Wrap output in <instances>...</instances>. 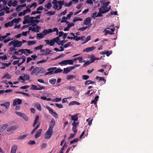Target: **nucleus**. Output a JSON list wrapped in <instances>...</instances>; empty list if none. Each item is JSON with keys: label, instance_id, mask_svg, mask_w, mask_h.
Wrapping results in <instances>:
<instances>
[{"label": "nucleus", "instance_id": "f257e3e1", "mask_svg": "<svg viewBox=\"0 0 153 153\" xmlns=\"http://www.w3.org/2000/svg\"><path fill=\"white\" fill-rule=\"evenodd\" d=\"M47 71L48 72H47L45 75H50L54 74H57L63 71V70L60 68L57 69L56 67H54L48 69Z\"/></svg>", "mask_w": 153, "mask_h": 153}, {"label": "nucleus", "instance_id": "f03ea898", "mask_svg": "<svg viewBox=\"0 0 153 153\" xmlns=\"http://www.w3.org/2000/svg\"><path fill=\"white\" fill-rule=\"evenodd\" d=\"M111 9V6L108 7H106L104 6H102L99 9L100 13H105L108 12Z\"/></svg>", "mask_w": 153, "mask_h": 153}, {"label": "nucleus", "instance_id": "7ed1b4c3", "mask_svg": "<svg viewBox=\"0 0 153 153\" xmlns=\"http://www.w3.org/2000/svg\"><path fill=\"white\" fill-rule=\"evenodd\" d=\"M53 130L48 128L45 134V138L46 139H49L51 137L53 134Z\"/></svg>", "mask_w": 153, "mask_h": 153}, {"label": "nucleus", "instance_id": "20e7f679", "mask_svg": "<svg viewBox=\"0 0 153 153\" xmlns=\"http://www.w3.org/2000/svg\"><path fill=\"white\" fill-rule=\"evenodd\" d=\"M38 86L39 87L38 88L36 85H34L33 84H32L30 85L31 88L30 89L32 90H35L37 91H40L42 89H44L45 88L43 86H41L39 85H38Z\"/></svg>", "mask_w": 153, "mask_h": 153}, {"label": "nucleus", "instance_id": "39448f33", "mask_svg": "<svg viewBox=\"0 0 153 153\" xmlns=\"http://www.w3.org/2000/svg\"><path fill=\"white\" fill-rule=\"evenodd\" d=\"M51 51V50L48 48H46V50L42 49L40 51V52L44 53H41L40 55H46L50 54Z\"/></svg>", "mask_w": 153, "mask_h": 153}, {"label": "nucleus", "instance_id": "423d86ee", "mask_svg": "<svg viewBox=\"0 0 153 153\" xmlns=\"http://www.w3.org/2000/svg\"><path fill=\"white\" fill-rule=\"evenodd\" d=\"M91 19L90 17L87 18L84 21L83 24L86 25H89V27L91 25Z\"/></svg>", "mask_w": 153, "mask_h": 153}, {"label": "nucleus", "instance_id": "0eeeda50", "mask_svg": "<svg viewBox=\"0 0 153 153\" xmlns=\"http://www.w3.org/2000/svg\"><path fill=\"white\" fill-rule=\"evenodd\" d=\"M22 103V100L20 99H16L14 100L13 102V105L15 106L17 104L20 105Z\"/></svg>", "mask_w": 153, "mask_h": 153}, {"label": "nucleus", "instance_id": "6e6552de", "mask_svg": "<svg viewBox=\"0 0 153 153\" xmlns=\"http://www.w3.org/2000/svg\"><path fill=\"white\" fill-rule=\"evenodd\" d=\"M55 125V121L53 118L51 119V121L49 124V129L53 130L54 126Z\"/></svg>", "mask_w": 153, "mask_h": 153}, {"label": "nucleus", "instance_id": "1a4fd4ad", "mask_svg": "<svg viewBox=\"0 0 153 153\" xmlns=\"http://www.w3.org/2000/svg\"><path fill=\"white\" fill-rule=\"evenodd\" d=\"M14 44L13 45L14 47H20L22 45V42L21 41H19V40H16L14 41Z\"/></svg>", "mask_w": 153, "mask_h": 153}, {"label": "nucleus", "instance_id": "9d476101", "mask_svg": "<svg viewBox=\"0 0 153 153\" xmlns=\"http://www.w3.org/2000/svg\"><path fill=\"white\" fill-rule=\"evenodd\" d=\"M45 41L46 42V45H49L51 46H53L55 44V42L53 39L50 40H45Z\"/></svg>", "mask_w": 153, "mask_h": 153}, {"label": "nucleus", "instance_id": "9b49d317", "mask_svg": "<svg viewBox=\"0 0 153 153\" xmlns=\"http://www.w3.org/2000/svg\"><path fill=\"white\" fill-rule=\"evenodd\" d=\"M13 53L18 55H21L23 53L25 54V53L23 49H20L18 50V51H15L13 52Z\"/></svg>", "mask_w": 153, "mask_h": 153}, {"label": "nucleus", "instance_id": "f8f14e48", "mask_svg": "<svg viewBox=\"0 0 153 153\" xmlns=\"http://www.w3.org/2000/svg\"><path fill=\"white\" fill-rule=\"evenodd\" d=\"M18 147L17 145H13L12 146L10 153H16Z\"/></svg>", "mask_w": 153, "mask_h": 153}, {"label": "nucleus", "instance_id": "ddd939ff", "mask_svg": "<svg viewBox=\"0 0 153 153\" xmlns=\"http://www.w3.org/2000/svg\"><path fill=\"white\" fill-rule=\"evenodd\" d=\"M42 129H39L36 132L35 137L37 139L39 137L41 134L42 133Z\"/></svg>", "mask_w": 153, "mask_h": 153}, {"label": "nucleus", "instance_id": "4468645a", "mask_svg": "<svg viewBox=\"0 0 153 153\" xmlns=\"http://www.w3.org/2000/svg\"><path fill=\"white\" fill-rule=\"evenodd\" d=\"M95 48H96L94 46H92L91 47H88L84 49L83 50V52H89V51H92L93 50H94Z\"/></svg>", "mask_w": 153, "mask_h": 153}, {"label": "nucleus", "instance_id": "2eb2a0df", "mask_svg": "<svg viewBox=\"0 0 153 153\" xmlns=\"http://www.w3.org/2000/svg\"><path fill=\"white\" fill-rule=\"evenodd\" d=\"M18 128V127L16 126H12L7 128V131H11L17 129Z\"/></svg>", "mask_w": 153, "mask_h": 153}, {"label": "nucleus", "instance_id": "dca6fc26", "mask_svg": "<svg viewBox=\"0 0 153 153\" xmlns=\"http://www.w3.org/2000/svg\"><path fill=\"white\" fill-rule=\"evenodd\" d=\"M39 119V116L38 115H37L35 117V120L33 124V127H35L36 126V124L38 122Z\"/></svg>", "mask_w": 153, "mask_h": 153}, {"label": "nucleus", "instance_id": "f3484780", "mask_svg": "<svg viewBox=\"0 0 153 153\" xmlns=\"http://www.w3.org/2000/svg\"><path fill=\"white\" fill-rule=\"evenodd\" d=\"M11 77V76L8 73H6L4 75L1 77L2 79H3L5 78L7 79H10Z\"/></svg>", "mask_w": 153, "mask_h": 153}, {"label": "nucleus", "instance_id": "a211bd4d", "mask_svg": "<svg viewBox=\"0 0 153 153\" xmlns=\"http://www.w3.org/2000/svg\"><path fill=\"white\" fill-rule=\"evenodd\" d=\"M8 125L4 124L0 126V133L3 131L7 127Z\"/></svg>", "mask_w": 153, "mask_h": 153}, {"label": "nucleus", "instance_id": "6ab92c4d", "mask_svg": "<svg viewBox=\"0 0 153 153\" xmlns=\"http://www.w3.org/2000/svg\"><path fill=\"white\" fill-rule=\"evenodd\" d=\"M69 116H71V120H73L74 122H76L78 121V118L77 114H76L74 116L69 114Z\"/></svg>", "mask_w": 153, "mask_h": 153}, {"label": "nucleus", "instance_id": "aec40b11", "mask_svg": "<svg viewBox=\"0 0 153 153\" xmlns=\"http://www.w3.org/2000/svg\"><path fill=\"white\" fill-rule=\"evenodd\" d=\"M58 4L59 5V7L58 9V10H59L62 8V5H63L64 4V1H58Z\"/></svg>", "mask_w": 153, "mask_h": 153}, {"label": "nucleus", "instance_id": "412c9836", "mask_svg": "<svg viewBox=\"0 0 153 153\" xmlns=\"http://www.w3.org/2000/svg\"><path fill=\"white\" fill-rule=\"evenodd\" d=\"M80 104V103L76 101H72L69 103L68 105L70 106L75 105H79Z\"/></svg>", "mask_w": 153, "mask_h": 153}, {"label": "nucleus", "instance_id": "4be33fe9", "mask_svg": "<svg viewBox=\"0 0 153 153\" xmlns=\"http://www.w3.org/2000/svg\"><path fill=\"white\" fill-rule=\"evenodd\" d=\"M21 57H22V62H21L20 63L19 62L18 64V67L20 66L22 64L24 63L25 61L26 57L24 56H22Z\"/></svg>", "mask_w": 153, "mask_h": 153}, {"label": "nucleus", "instance_id": "5701e85b", "mask_svg": "<svg viewBox=\"0 0 153 153\" xmlns=\"http://www.w3.org/2000/svg\"><path fill=\"white\" fill-rule=\"evenodd\" d=\"M103 32H105V33L104 34L105 35H106L108 34L112 35L114 34V33L113 32H111V31L109 30H107L106 29H105L104 30Z\"/></svg>", "mask_w": 153, "mask_h": 153}, {"label": "nucleus", "instance_id": "b1692460", "mask_svg": "<svg viewBox=\"0 0 153 153\" xmlns=\"http://www.w3.org/2000/svg\"><path fill=\"white\" fill-rule=\"evenodd\" d=\"M82 21V18H81L79 17H75L73 20V21L74 22H76L78 21Z\"/></svg>", "mask_w": 153, "mask_h": 153}, {"label": "nucleus", "instance_id": "393cba45", "mask_svg": "<svg viewBox=\"0 0 153 153\" xmlns=\"http://www.w3.org/2000/svg\"><path fill=\"white\" fill-rule=\"evenodd\" d=\"M36 35L37 38L39 39H40L44 37L43 35V34L41 33H37L36 34Z\"/></svg>", "mask_w": 153, "mask_h": 153}, {"label": "nucleus", "instance_id": "a878e982", "mask_svg": "<svg viewBox=\"0 0 153 153\" xmlns=\"http://www.w3.org/2000/svg\"><path fill=\"white\" fill-rule=\"evenodd\" d=\"M39 68L37 67L33 68V70L31 73V75H33L37 71L39 70Z\"/></svg>", "mask_w": 153, "mask_h": 153}, {"label": "nucleus", "instance_id": "bb28decb", "mask_svg": "<svg viewBox=\"0 0 153 153\" xmlns=\"http://www.w3.org/2000/svg\"><path fill=\"white\" fill-rule=\"evenodd\" d=\"M28 45L29 46L31 45L36 43L35 41H28L27 42Z\"/></svg>", "mask_w": 153, "mask_h": 153}, {"label": "nucleus", "instance_id": "cd10ccee", "mask_svg": "<svg viewBox=\"0 0 153 153\" xmlns=\"http://www.w3.org/2000/svg\"><path fill=\"white\" fill-rule=\"evenodd\" d=\"M1 106H4L5 108H7L9 107L10 103L9 102H7L1 104Z\"/></svg>", "mask_w": 153, "mask_h": 153}, {"label": "nucleus", "instance_id": "c85d7f7f", "mask_svg": "<svg viewBox=\"0 0 153 153\" xmlns=\"http://www.w3.org/2000/svg\"><path fill=\"white\" fill-rule=\"evenodd\" d=\"M28 135V134H26L24 135H21L18 138V139L22 140L25 138Z\"/></svg>", "mask_w": 153, "mask_h": 153}, {"label": "nucleus", "instance_id": "c756f323", "mask_svg": "<svg viewBox=\"0 0 153 153\" xmlns=\"http://www.w3.org/2000/svg\"><path fill=\"white\" fill-rule=\"evenodd\" d=\"M76 77L75 76L72 75H68L67 76V80H69L71 79H73L74 78Z\"/></svg>", "mask_w": 153, "mask_h": 153}, {"label": "nucleus", "instance_id": "7c9ffc66", "mask_svg": "<svg viewBox=\"0 0 153 153\" xmlns=\"http://www.w3.org/2000/svg\"><path fill=\"white\" fill-rule=\"evenodd\" d=\"M94 83L95 85H96V83L94 82H92L91 80H87L85 82V84L86 85H89L91 84H93Z\"/></svg>", "mask_w": 153, "mask_h": 153}, {"label": "nucleus", "instance_id": "2f4dec72", "mask_svg": "<svg viewBox=\"0 0 153 153\" xmlns=\"http://www.w3.org/2000/svg\"><path fill=\"white\" fill-rule=\"evenodd\" d=\"M21 117L26 121H27L28 120V118L27 117L26 115L23 113H22Z\"/></svg>", "mask_w": 153, "mask_h": 153}, {"label": "nucleus", "instance_id": "473e14b6", "mask_svg": "<svg viewBox=\"0 0 153 153\" xmlns=\"http://www.w3.org/2000/svg\"><path fill=\"white\" fill-rule=\"evenodd\" d=\"M67 41L66 40H62L59 41L58 43V45H61L62 46L63 45V44Z\"/></svg>", "mask_w": 153, "mask_h": 153}, {"label": "nucleus", "instance_id": "72a5a7b5", "mask_svg": "<svg viewBox=\"0 0 153 153\" xmlns=\"http://www.w3.org/2000/svg\"><path fill=\"white\" fill-rule=\"evenodd\" d=\"M63 70L64 71L63 72V73H65V74H67L70 71V70H69V67H67L66 68H64Z\"/></svg>", "mask_w": 153, "mask_h": 153}, {"label": "nucleus", "instance_id": "f704fd0d", "mask_svg": "<svg viewBox=\"0 0 153 153\" xmlns=\"http://www.w3.org/2000/svg\"><path fill=\"white\" fill-rule=\"evenodd\" d=\"M56 81V79H50L49 81V83L52 85L54 84Z\"/></svg>", "mask_w": 153, "mask_h": 153}, {"label": "nucleus", "instance_id": "c9c22d12", "mask_svg": "<svg viewBox=\"0 0 153 153\" xmlns=\"http://www.w3.org/2000/svg\"><path fill=\"white\" fill-rule=\"evenodd\" d=\"M59 64L60 65H67V63L66 60L62 61L61 62H59Z\"/></svg>", "mask_w": 153, "mask_h": 153}, {"label": "nucleus", "instance_id": "e433bc0d", "mask_svg": "<svg viewBox=\"0 0 153 153\" xmlns=\"http://www.w3.org/2000/svg\"><path fill=\"white\" fill-rule=\"evenodd\" d=\"M46 108L49 111V113L51 114L53 112V109L48 106H46Z\"/></svg>", "mask_w": 153, "mask_h": 153}, {"label": "nucleus", "instance_id": "4c0bfd02", "mask_svg": "<svg viewBox=\"0 0 153 153\" xmlns=\"http://www.w3.org/2000/svg\"><path fill=\"white\" fill-rule=\"evenodd\" d=\"M61 100V98H56L53 99L52 101L55 102H57L60 101Z\"/></svg>", "mask_w": 153, "mask_h": 153}, {"label": "nucleus", "instance_id": "58836bf2", "mask_svg": "<svg viewBox=\"0 0 153 153\" xmlns=\"http://www.w3.org/2000/svg\"><path fill=\"white\" fill-rule=\"evenodd\" d=\"M88 27H89L88 26L80 27L78 29V30H79L80 31H83L85 30Z\"/></svg>", "mask_w": 153, "mask_h": 153}, {"label": "nucleus", "instance_id": "ea45409f", "mask_svg": "<svg viewBox=\"0 0 153 153\" xmlns=\"http://www.w3.org/2000/svg\"><path fill=\"white\" fill-rule=\"evenodd\" d=\"M96 79L97 80H99L100 81L102 80L103 81H106V80L105 79V78L104 77L97 76L96 77Z\"/></svg>", "mask_w": 153, "mask_h": 153}, {"label": "nucleus", "instance_id": "a19ab883", "mask_svg": "<svg viewBox=\"0 0 153 153\" xmlns=\"http://www.w3.org/2000/svg\"><path fill=\"white\" fill-rule=\"evenodd\" d=\"M90 62L91 63H93L94 62L95 59V57L93 56V55H91L90 56Z\"/></svg>", "mask_w": 153, "mask_h": 153}, {"label": "nucleus", "instance_id": "79ce46f5", "mask_svg": "<svg viewBox=\"0 0 153 153\" xmlns=\"http://www.w3.org/2000/svg\"><path fill=\"white\" fill-rule=\"evenodd\" d=\"M52 4L51 3H48L47 5H45V7L47 9H50L52 7Z\"/></svg>", "mask_w": 153, "mask_h": 153}, {"label": "nucleus", "instance_id": "37998d69", "mask_svg": "<svg viewBox=\"0 0 153 153\" xmlns=\"http://www.w3.org/2000/svg\"><path fill=\"white\" fill-rule=\"evenodd\" d=\"M100 3L102 5V6H104L106 7H108L107 6L108 5V4L107 2H105V1H100Z\"/></svg>", "mask_w": 153, "mask_h": 153}, {"label": "nucleus", "instance_id": "c03bdc74", "mask_svg": "<svg viewBox=\"0 0 153 153\" xmlns=\"http://www.w3.org/2000/svg\"><path fill=\"white\" fill-rule=\"evenodd\" d=\"M53 40L54 42L57 43H58V42L59 41L60 39L59 38V37L57 36L56 37V38H54L53 39Z\"/></svg>", "mask_w": 153, "mask_h": 153}, {"label": "nucleus", "instance_id": "a18cd8bd", "mask_svg": "<svg viewBox=\"0 0 153 153\" xmlns=\"http://www.w3.org/2000/svg\"><path fill=\"white\" fill-rule=\"evenodd\" d=\"M42 47H43L42 45H40L39 46H38L37 47H35L34 48V49L36 50H41L42 49Z\"/></svg>", "mask_w": 153, "mask_h": 153}, {"label": "nucleus", "instance_id": "49530a36", "mask_svg": "<svg viewBox=\"0 0 153 153\" xmlns=\"http://www.w3.org/2000/svg\"><path fill=\"white\" fill-rule=\"evenodd\" d=\"M66 146V143H65L62 148L61 149L59 152L60 153H63V151L65 147Z\"/></svg>", "mask_w": 153, "mask_h": 153}, {"label": "nucleus", "instance_id": "de8ad7c7", "mask_svg": "<svg viewBox=\"0 0 153 153\" xmlns=\"http://www.w3.org/2000/svg\"><path fill=\"white\" fill-rule=\"evenodd\" d=\"M91 37L90 36H88L86 38L84 42V44L85 43L91 39Z\"/></svg>", "mask_w": 153, "mask_h": 153}, {"label": "nucleus", "instance_id": "09e8293b", "mask_svg": "<svg viewBox=\"0 0 153 153\" xmlns=\"http://www.w3.org/2000/svg\"><path fill=\"white\" fill-rule=\"evenodd\" d=\"M55 13V11H49L46 13V14H48L51 16L53 15H54Z\"/></svg>", "mask_w": 153, "mask_h": 153}, {"label": "nucleus", "instance_id": "8fccbe9b", "mask_svg": "<svg viewBox=\"0 0 153 153\" xmlns=\"http://www.w3.org/2000/svg\"><path fill=\"white\" fill-rule=\"evenodd\" d=\"M78 140L79 139L78 138H75L73 140H71L70 141V144H73L74 143L77 142L78 141Z\"/></svg>", "mask_w": 153, "mask_h": 153}, {"label": "nucleus", "instance_id": "3c124183", "mask_svg": "<svg viewBox=\"0 0 153 153\" xmlns=\"http://www.w3.org/2000/svg\"><path fill=\"white\" fill-rule=\"evenodd\" d=\"M11 64V63L10 62H9L8 63H1V64L3 66H6V67H8Z\"/></svg>", "mask_w": 153, "mask_h": 153}, {"label": "nucleus", "instance_id": "603ef678", "mask_svg": "<svg viewBox=\"0 0 153 153\" xmlns=\"http://www.w3.org/2000/svg\"><path fill=\"white\" fill-rule=\"evenodd\" d=\"M84 62L85 63L83 65V66L84 67H85L86 66L88 65H90L91 63L90 61H88L86 62L85 61Z\"/></svg>", "mask_w": 153, "mask_h": 153}, {"label": "nucleus", "instance_id": "864d4df0", "mask_svg": "<svg viewBox=\"0 0 153 153\" xmlns=\"http://www.w3.org/2000/svg\"><path fill=\"white\" fill-rule=\"evenodd\" d=\"M78 60L80 63H82L83 62H85V61H83V58L82 57H78Z\"/></svg>", "mask_w": 153, "mask_h": 153}, {"label": "nucleus", "instance_id": "5fc2aeb1", "mask_svg": "<svg viewBox=\"0 0 153 153\" xmlns=\"http://www.w3.org/2000/svg\"><path fill=\"white\" fill-rule=\"evenodd\" d=\"M42 33L43 35V36H44L46 35L47 34H48V32L47 30L46 29H44L42 32Z\"/></svg>", "mask_w": 153, "mask_h": 153}, {"label": "nucleus", "instance_id": "6e6d98bb", "mask_svg": "<svg viewBox=\"0 0 153 153\" xmlns=\"http://www.w3.org/2000/svg\"><path fill=\"white\" fill-rule=\"evenodd\" d=\"M112 53V51H105V54L107 56H108Z\"/></svg>", "mask_w": 153, "mask_h": 153}, {"label": "nucleus", "instance_id": "4d7b16f0", "mask_svg": "<svg viewBox=\"0 0 153 153\" xmlns=\"http://www.w3.org/2000/svg\"><path fill=\"white\" fill-rule=\"evenodd\" d=\"M82 78L83 79L87 80L89 78V76L88 75H84L82 76Z\"/></svg>", "mask_w": 153, "mask_h": 153}, {"label": "nucleus", "instance_id": "13d9d810", "mask_svg": "<svg viewBox=\"0 0 153 153\" xmlns=\"http://www.w3.org/2000/svg\"><path fill=\"white\" fill-rule=\"evenodd\" d=\"M76 127L77 126H73L72 130L74 133H76L77 132Z\"/></svg>", "mask_w": 153, "mask_h": 153}, {"label": "nucleus", "instance_id": "bf43d9fd", "mask_svg": "<svg viewBox=\"0 0 153 153\" xmlns=\"http://www.w3.org/2000/svg\"><path fill=\"white\" fill-rule=\"evenodd\" d=\"M70 45H72L71 44V42H69L64 45L63 48H66Z\"/></svg>", "mask_w": 153, "mask_h": 153}, {"label": "nucleus", "instance_id": "052dcab7", "mask_svg": "<svg viewBox=\"0 0 153 153\" xmlns=\"http://www.w3.org/2000/svg\"><path fill=\"white\" fill-rule=\"evenodd\" d=\"M67 65H73V60L72 59L66 60Z\"/></svg>", "mask_w": 153, "mask_h": 153}, {"label": "nucleus", "instance_id": "680f3d73", "mask_svg": "<svg viewBox=\"0 0 153 153\" xmlns=\"http://www.w3.org/2000/svg\"><path fill=\"white\" fill-rule=\"evenodd\" d=\"M51 114L56 118H58V115L56 112L53 111Z\"/></svg>", "mask_w": 153, "mask_h": 153}, {"label": "nucleus", "instance_id": "e2e57ef3", "mask_svg": "<svg viewBox=\"0 0 153 153\" xmlns=\"http://www.w3.org/2000/svg\"><path fill=\"white\" fill-rule=\"evenodd\" d=\"M72 1H71L69 3H65V7H70L72 4Z\"/></svg>", "mask_w": 153, "mask_h": 153}, {"label": "nucleus", "instance_id": "0e129e2a", "mask_svg": "<svg viewBox=\"0 0 153 153\" xmlns=\"http://www.w3.org/2000/svg\"><path fill=\"white\" fill-rule=\"evenodd\" d=\"M37 81L41 83H43L45 84H47V82H44V81L43 79H39L37 80Z\"/></svg>", "mask_w": 153, "mask_h": 153}, {"label": "nucleus", "instance_id": "69168bd1", "mask_svg": "<svg viewBox=\"0 0 153 153\" xmlns=\"http://www.w3.org/2000/svg\"><path fill=\"white\" fill-rule=\"evenodd\" d=\"M36 143L35 141L34 140H30L28 143V144L29 145H33Z\"/></svg>", "mask_w": 153, "mask_h": 153}, {"label": "nucleus", "instance_id": "338daca9", "mask_svg": "<svg viewBox=\"0 0 153 153\" xmlns=\"http://www.w3.org/2000/svg\"><path fill=\"white\" fill-rule=\"evenodd\" d=\"M24 78H25V79L26 80H28L30 79V77L27 74H24Z\"/></svg>", "mask_w": 153, "mask_h": 153}, {"label": "nucleus", "instance_id": "774afa93", "mask_svg": "<svg viewBox=\"0 0 153 153\" xmlns=\"http://www.w3.org/2000/svg\"><path fill=\"white\" fill-rule=\"evenodd\" d=\"M67 19V18L65 16H63L62 18V20H61V23H64L66 21V20Z\"/></svg>", "mask_w": 153, "mask_h": 153}]
</instances>
